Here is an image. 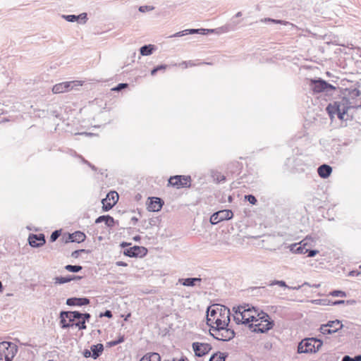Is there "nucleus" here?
<instances>
[{
  "mask_svg": "<svg viewBox=\"0 0 361 361\" xmlns=\"http://www.w3.org/2000/svg\"><path fill=\"white\" fill-rule=\"evenodd\" d=\"M82 355H83L85 358L92 357V353H91V350H88V349H85V350L82 351Z\"/></svg>",
  "mask_w": 361,
  "mask_h": 361,
  "instance_id": "052dcab7",
  "label": "nucleus"
},
{
  "mask_svg": "<svg viewBox=\"0 0 361 361\" xmlns=\"http://www.w3.org/2000/svg\"><path fill=\"white\" fill-rule=\"evenodd\" d=\"M342 361H354V358L349 355H344L342 358Z\"/></svg>",
  "mask_w": 361,
  "mask_h": 361,
  "instance_id": "774afa93",
  "label": "nucleus"
},
{
  "mask_svg": "<svg viewBox=\"0 0 361 361\" xmlns=\"http://www.w3.org/2000/svg\"><path fill=\"white\" fill-rule=\"evenodd\" d=\"M243 169V164L238 161H232L227 164L226 174L232 176H239Z\"/></svg>",
  "mask_w": 361,
  "mask_h": 361,
  "instance_id": "6ab92c4d",
  "label": "nucleus"
},
{
  "mask_svg": "<svg viewBox=\"0 0 361 361\" xmlns=\"http://www.w3.org/2000/svg\"><path fill=\"white\" fill-rule=\"evenodd\" d=\"M160 221L159 217L151 218L149 220V224L150 226H157Z\"/></svg>",
  "mask_w": 361,
  "mask_h": 361,
  "instance_id": "6e6d98bb",
  "label": "nucleus"
},
{
  "mask_svg": "<svg viewBox=\"0 0 361 361\" xmlns=\"http://www.w3.org/2000/svg\"><path fill=\"white\" fill-rule=\"evenodd\" d=\"M322 345L323 341L319 338L316 337L305 338L298 343L297 353H315L319 350Z\"/></svg>",
  "mask_w": 361,
  "mask_h": 361,
  "instance_id": "7ed1b4c3",
  "label": "nucleus"
},
{
  "mask_svg": "<svg viewBox=\"0 0 361 361\" xmlns=\"http://www.w3.org/2000/svg\"><path fill=\"white\" fill-rule=\"evenodd\" d=\"M78 17V23L80 24H84L87 20V15L86 13H82L77 16Z\"/></svg>",
  "mask_w": 361,
  "mask_h": 361,
  "instance_id": "09e8293b",
  "label": "nucleus"
},
{
  "mask_svg": "<svg viewBox=\"0 0 361 361\" xmlns=\"http://www.w3.org/2000/svg\"><path fill=\"white\" fill-rule=\"evenodd\" d=\"M82 161L87 164L89 167H90L92 169V170H93L94 171H97V168L93 165L92 164H91L90 161H88L87 160L85 159L84 158H82Z\"/></svg>",
  "mask_w": 361,
  "mask_h": 361,
  "instance_id": "13d9d810",
  "label": "nucleus"
},
{
  "mask_svg": "<svg viewBox=\"0 0 361 361\" xmlns=\"http://www.w3.org/2000/svg\"><path fill=\"white\" fill-rule=\"evenodd\" d=\"M221 335V341H229L235 336V332L233 329L228 328V326H222Z\"/></svg>",
  "mask_w": 361,
  "mask_h": 361,
  "instance_id": "393cba45",
  "label": "nucleus"
},
{
  "mask_svg": "<svg viewBox=\"0 0 361 361\" xmlns=\"http://www.w3.org/2000/svg\"><path fill=\"white\" fill-rule=\"evenodd\" d=\"M91 353L94 360L97 359L104 351V345L102 343H97L96 345H92L90 346Z\"/></svg>",
  "mask_w": 361,
  "mask_h": 361,
  "instance_id": "cd10ccee",
  "label": "nucleus"
},
{
  "mask_svg": "<svg viewBox=\"0 0 361 361\" xmlns=\"http://www.w3.org/2000/svg\"><path fill=\"white\" fill-rule=\"evenodd\" d=\"M46 243L45 235L44 233L34 234L30 233L28 237V243L32 247H40Z\"/></svg>",
  "mask_w": 361,
  "mask_h": 361,
  "instance_id": "f3484780",
  "label": "nucleus"
},
{
  "mask_svg": "<svg viewBox=\"0 0 361 361\" xmlns=\"http://www.w3.org/2000/svg\"><path fill=\"white\" fill-rule=\"evenodd\" d=\"M80 254L79 250H76L71 253V257L73 258H78Z\"/></svg>",
  "mask_w": 361,
  "mask_h": 361,
  "instance_id": "69168bd1",
  "label": "nucleus"
},
{
  "mask_svg": "<svg viewBox=\"0 0 361 361\" xmlns=\"http://www.w3.org/2000/svg\"><path fill=\"white\" fill-rule=\"evenodd\" d=\"M327 326L331 329L333 334L338 331L343 326L342 322L338 319L329 321L327 322Z\"/></svg>",
  "mask_w": 361,
  "mask_h": 361,
  "instance_id": "2f4dec72",
  "label": "nucleus"
},
{
  "mask_svg": "<svg viewBox=\"0 0 361 361\" xmlns=\"http://www.w3.org/2000/svg\"><path fill=\"white\" fill-rule=\"evenodd\" d=\"M83 278L82 276L78 275H67L65 276H56L54 278V283L56 285H62L66 283H69L72 281H80Z\"/></svg>",
  "mask_w": 361,
  "mask_h": 361,
  "instance_id": "aec40b11",
  "label": "nucleus"
},
{
  "mask_svg": "<svg viewBox=\"0 0 361 361\" xmlns=\"http://www.w3.org/2000/svg\"><path fill=\"white\" fill-rule=\"evenodd\" d=\"M192 348L195 356L201 357L208 354L212 349L211 344L207 343L193 342Z\"/></svg>",
  "mask_w": 361,
  "mask_h": 361,
  "instance_id": "2eb2a0df",
  "label": "nucleus"
},
{
  "mask_svg": "<svg viewBox=\"0 0 361 361\" xmlns=\"http://www.w3.org/2000/svg\"><path fill=\"white\" fill-rule=\"evenodd\" d=\"M156 49V46L154 44H145L142 46L139 49L140 55L145 56H149L154 53Z\"/></svg>",
  "mask_w": 361,
  "mask_h": 361,
  "instance_id": "c85d7f7f",
  "label": "nucleus"
},
{
  "mask_svg": "<svg viewBox=\"0 0 361 361\" xmlns=\"http://www.w3.org/2000/svg\"><path fill=\"white\" fill-rule=\"evenodd\" d=\"M18 352V346L10 341L0 343V361H11Z\"/></svg>",
  "mask_w": 361,
  "mask_h": 361,
  "instance_id": "6e6552de",
  "label": "nucleus"
},
{
  "mask_svg": "<svg viewBox=\"0 0 361 361\" xmlns=\"http://www.w3.org/2000/svg\"><path fill=\"white\" fill-rule=\"evenodd\" d=\"M99 317H107L109 319H111L113 317V314L111 310H106L104 312H100Z\"/></svg>",
  "mask_w": 361,
  "mask_h": 361,
  "instance_id": "5fc2aeb1",
  "label": "nucleus"
},
{
  "mask_svg": "<svg viewBox=\"0 0 361 361\" xmlns=\"http://www.w3.org/2000/svg\"><path fill=\"white\" fill-rule=\"evenodd\" d=\"M78 311L62 310L59 313V325L63 329H67L71 327H75L76 319H79Z\"/></svg>",
  "mask_w": 361,
  "mask_h": 361,
  "instance_id": "0eeeda50",
  "label": "nucleus"
},
{
  "mask_svg": "<svg viewBox=\"0 0 361 361\" xmlns=\"http://www.w3.org/2000/svg\"><path fill=\"white\" fill-rule=\"evenodd\" d=\"M230 310L224 305H214L212 308L210 307L207 308V324L210 326L215 325L213 321L215 319H224L225 317L228 316L230 318Z\"/></svg>",
  "mask_w": 361,
  "mask_h": 361,
  "instance_id": "39448f33",
  "label": "nucleus"
},
{
  "mask_svg": "<svg viewBox=\"0 0 361 361\" xmlns=\"http://www.w3.org/2000/svg\"><path fill=\"white\" fill-rule=\"evenodd\" d=\"M62 18L70 23L78 22L77 15H62Z\"/></svg>",
  "mask_w": 361,
  "mask_h": 361,
  "instance_id": "a18cd8bd",
  "label": "nucleus"
},
{
  "mask_svg": "<svg viewBox=\"0 0 361 361\" xmlns=\"http://www.w3.org/2000/svg\"><path fill=\"white\" fill-rule=\"evenodd\" d=\"M310 286V287H312V288H319V287L320 286V284H319V283H318V284L314 283V284L310 285L308 282H305V283H302V286H301V287H302V286Z\"/></svg>",
  "mask_w": 361,
  "mask_h": 361,
  "instance_id": "0e129e2a",
  "label": "nucleus"
},
{
  "mask_svg": "<svg viewBox=\"0 0 361 361\" xmlns=\"http://www.w3.org/2000/svg\"><path fill=\"white\" fill-rule=\"evenodd\" d=\"M128 83H119L114 87L111 89L112 91L114 92H120L121 90L128 87Z\"/></svg>",
  "mask_w": 361,
  "mask_h": 361,
  "instance_id": "603ef678",
  "label": "nucleus"
},
{
  "mask_svg": "<svg viewBox=\"0 0 361 361\" xmlns=\"http://www.w3.org/2000/svg\"><path fill=\"white\" fill-rule=\"evenodd\" d=\"M214 354H217L216 358L219 360V361H226V358L228 356V353H221L220 351H218Z\"/></svg>",
  "mask_w": 361,
  "mask_h": 361,
  "instance_id": "8fccbe9b",
  "label": "nucleus"
},
{
  "mask_svg": "<svg viewBox=\"0 0 361 361\" xmlns=\"http://www.w3.org/2000/svg\"><path fill=\"white\" fill-rule=\"evenodd\" d=\"M105 198H107V200L109 201H115L116 203L118 200V195L116 191H110L107 193Z\"/></svg>",
  "mask_w": 361,
  "mask_h": 361,
  "instance_id": "a19ab883",
  "label": "nucleus"
},
{
  "mask_svg": "<svg viewBox=\"0 0 361 361\" xmlns=\"http://www.w3.org/2000/svg\"><path fill=\"white\" fill-rule=\"evenodd\" d=\"M126 340L125 336L120 334L117 339L106 343V347L111 348L123 343Z\"/></svg>",
  "mask_w": 361,
  "mask_h": 361,
  "instance_id": "f704fd0d",
  "label": "nucleus"
},
{
  "mask_svg": "<svg viewBox=\"0 0 361 361\" xmlns=\"http://www.w3.org/2000/svg\"><path fill=\"white\" fill-rule=\"evenodd\" d=\"M275 285H278L281 287L286 288L288 289H293V290H299L301 288V286H298L297 287H290L286 284V283L284 281H282V280L281 281L274 280V281H270V283H269V286H275Z\"/></svg>",
  "mask_w": 361,
  "mask_h": 361,
  "instance_id": "473e14b6",
  "label": "nucleus"
},
{
  "mask_svg": "<svg viewBox=\"0 0 361 361\" xmlns=\"http://www.w3.org/2000/svg\"><path fill=\"white\" fill-rule=\"evenodd\" d=\"M90 300L87 297H71L66 299V304L70 307H82L90 305Z\"/></svg>",
  "mask_w": 361,
  "mask_h": 361,
  "instance_id": "a211bd4d",
  "label": "nucleus"
},
{
  "mask_svg": "<svg viewBox=\"0 0 361 361\" xmlns=\"http://www.w3.org/2000/svg\"><path fill=\"white\" fill-rule=\"evenodd\" d=\"M102 210L103 212H108L113 208V207L116 204V202H111L107 200V198H104L102 200Z\"/></svg>",
  "mask_w": 361,
  "mask_h": 361,
  "instance_id": "e433bc0d",
  "label": "nucleus"
},
{
  "mask_svg": "<svg viewBox=\"0 0 361 361\" xmlns=\"http://www.w3.org/2000/svg\"><path fill=\"white\" fill-rule=\"evenodd\" d=\"M308 238L307 237L300 241L299 243H293L289 246L290 251L293 253L295 254H305V246L307 245V243H304Z\"/></svg>",
  "mask_w": 361,
  "mask_h": 361,
  "instance_id": "b1692460",
  "label": "nucleus"
},
{
  "mask_svg": "<svg viewBox=\"0 0 361 361\" xmlns=\"http://www.w3.org/2000/svg\"><path fill=\"white\" fill-rule=\"evenodd\" d=\"M308 158L302 153L296 154L286 159V165L293 172H304L307 165Z\"/></svg>",
  "mask_w": 361,
  "mask_h": 361,
  "instance_id": "423d86ee",
  "label": "nucleus"
},
{
  "mask_svg": "<svg viewBox=\"0 0 361 361\" xmlns=\"http://www.w3.org/2000/svg\"><path fill=\"white\" fill-rule=\"evenodd\" d=\"M245 200L249 202L250 204L255 205L257 202V200L255 195L249 194L245 195Z\"/></svg>",
  "mask_w": 361,
  "mask_h": 361,
  "instance_id": "49530a36",
  "label": "nucleus"
},
{
  "mask_svg": "<svg viewBox=\"0 0 361 361\" xmlns=\"http://www.w3.org/2000/svg\"><path fill=\"white\" fill-rule=\"evenodd\" d=\"M305 254H307V256L308 257H314L319 253V251L317 250L307 249L306 247L305 249Z\"/></svg>",
  "mask_w": 361,
  "mask_h": 361,
  "instance_id": "3c124183",
  "label": "nucleus"
},
{
  "mask_svg": "<svg viewBox=\"0 0 361 361\" xmlns=\"http://www.w3.org/2000/svg\"><path fill=\"white\" fill-rule=\"evenodd\" d=\"M361 274V271L358 270H352L349 272L348 276H357Z\"/></svg>",
  "mask_w": 361,
  "mask_h": 361,
  "instance_id": "680f3d73",
  "label": "nucleus"
},
{
  "mask_svg": "<svg viewBox=\"0 0 361 361\" xmlns=\"http://www.w3.org/2000/svg\"><path fill=\"white\" fill-rule=\"evenodd\" d=\"M330 295L334 297H346V293L341 290H334L330 293Z\"/></svg>",
  "mask_w": 361,
  "mask_h": 361,
  "instance_id": "de8ad7c7",
  "label": "nucleus"
},
{
  "mask_svg": "<svg viewBox=\"0 0 361 361\" xmlns=\"http://www.w3.org/2000/svg\"><path fill=\"white\" fill-rule=\"evenodd\" d=\"M168 186H171L176 189L190 188L191 186V177L184 175L171 176L168 180Z\"/></svg>",
  "mask_w": 361,
  "mask_h": 361,
  "instance_id": "1a4fd4ad",
  "label": "nucleus"
},
{
  "mask_svg": "<svg viewBox=\"0 0 361 361\" xmlns=\"http://www.w3.org/2000/svg\"><path fill=\"white\" fill-rule=\"evenodd\" d=\"M171 361H189L185 356H182L180 359L172 358Z\"/></svg>",
  "mask_w": 361,
  "mask_h": 361,
  "instance_id": "338daca9",
  "label": "nucleus"
},
{
  "mask_svg": "<svg viewBox=\"0 0 361 361\" xmlns=\"http://www.w3.org/2000/svg\"><path fill=\"white\" fill-rule=\"evenodd\" d=\"M64 269L72 273H78L82 269V267L81 265H73V264H67L64 267Z\"/></svg>",
  "mask_w": 361,
  "mask_h": 361,
  "instance_id": "4c0bfd02",
  "label": "nucleus"
},
{
  "mask_svg": "<svg viewBox=\"0 0 361 361\" xmlns=\"http://www.w3.org/2000/svg\"><path fill=\"white\" fill-rule=\"evenodd\" d=\"M147 254V249L143 246L134 245L123 250V255L129 257H143Z\"/></svg>",
  "mask_w": 361,
  "mask_h": 361,
  "instance_id": "4468645a",
  "label": "nucleus"
},
{
  "mask_svg": "<svg viewBox=\"0 0 361 361\" xmlns=\"http://www.w3.org/2000/svg\"><path fill=\"white\" fill-rule=\"evenodd\" d=\"M262 23H274V24H280L283 25H290V23L286 20H276L271 18H264L261 19L260 20Z\"/></svg>",
  "mask_w": 361,
  "mask_h": 361,
  "instance_id": "72a5a7b5",
  "label": "nucleus"
},
{
  "mask_svg": "<svg viewBox=\"0 0 361 361\" xmlns=\"http://www.w3.org/2000/svg\"><path fill=\"white\" fill-rule=\"evenodd\" d=\"M282 309H283V307L281 306L272 305V306L268 307V310L271 312H274V313H276L279 310H282Z\"/></svg>",
  "mask_w": 361,
  "mask_h": 361,
  "instance_id": "4d7b16f0",
  "label": "nucleus"
},
{
  "mask_svg": "<svg viewBox=\"0 0 361 361\" xmlns=\"http://www.w3.org/2000/svg\"><path fill=\"white\" fill-rule=\"evenodd\" d=\"M195 30L197 31V34H200L203 35H206L210 33H220V30H222L223 32L228 31L227 27H221L216 29H205V28H200V29H195Z\"/></svg>",
  "mask_w": 361,
  "mask_h": 361,
  "instance_id": "c756f323",
  "label": "nucleus"
},
{
  "mask_svg": "<svg viewBox=\"0 0 361 361\" xmlns=\"http://www.w3.org/2000/svg\"><path fill=\"white\" fill-rule=\"evenodd\" d=\"M81 85L82 84L78 80L63 82L54 85L52 92L54 94L63 93L73 90L75 86Z\"/></svg>",
  "mask_w": 361,
  "mask_h": 361,
  "instance_id": "f8f14e48",
  "label": "nucleus"
},
{
  "mask_svg": "<svg viewBox=\"0 0 361 361\" xmlns=\"http://www.w3.org/2000/svg\"><path fill=\"white\" fill-rule=\"evenodd\" d=\"M248 307H251L249 304H245L244 305H239L233 307V311L235 313V315L242 316L243 310L247 309Z\"/></svg>",
  "mask_w": 361,
  "mask_h": 361,
  "instance_id": "ea45409f",
  "label": "nucleus"
},
{
  "mask_svg": "<svg viewBox=\"0 0 361 361\" xmlns=\"http://www.w3.org/2000/svg\"><path fill=\"white\" fill-rule=\"evenodd\" d=\"M155 68L157 69V71L159 72V71H164L167 67H168V65H166V64H160V65H158V66H154Z\"/></svg>",
  "mask_w": 361,
  "mask_h": 361,
  "instance_id": "bf43d9fd",
  "label": "nucleus"
},
{
  "mask_svg": "<svg viewBox=\"0 0 361 361\" xmlns=\"http://www.w3.org/2000/svg\"><path fill=\"white\" fill-rule=\"evenodd\" d=\"M136 54H136V51H133L130 54V55H129L128 58L130 59V62H131V63H134V62H135V57H136Z\"/></svg>",
  "mask_w": 361,
  "mask_h": 361,
  "instance_id": "e2e57ef3",
  "label": "nucleus"
},
{
  "mask_svg": "<svg viewBox=\"0 0 361 361\" xmlns=\"http://www.w3.org/2000/svg\"><path fill=\"white\" fill-rule=\"evenodd\" d=\"M86 239V235L80 231H77L73 233H69L68 236V239L66 240V243H82L84 242Z\"/></svg>",
  "mask_w": 361,
  "mask_h": 361,
  "instance_id": "4be33fe9",
  "label": "nucleus"
},
{
  "mask_svg": "<svg viewBox=\"0 0 361 361\" xmlns=\"http://www.w3.org/2000/svg\"><path fill=\"white\" fill-rule=\"evenodd\" d=\"M230 321L231 319L228 316L225 317L224 319H215V321H213L215 323V325L209 326L210 336L217 341H221V338L219 337H221V333L222 325L223 326H228Z\"/></svg>",
  "mask_w": 361,
  "mask_h": 361,
  "instance_id": "9d476101",
  "label": "nucleus"
},
{
  "mask_svg": "<svg viewBox=\"0 0 361 361\" xmlns=\"http://www.w3.org/2000/svg\"><path fill=\"white\" fill-rule=\"evenodd\" d=\"M61 234V230L54 231L50 235L49 241L51 243L55 242L60 237Z\"/></svg>",
  "mask_w": 361,
  "mask_h": 361,
  "instance_id": "c03bdc74",
  "label": "nucleus"
},
{
  "mask_svg": "<svg viewBox=\"0 0 361 361\" xmlns=\"http://www.w3.org/2000/svg\"><path fill=\"white\" fill-rule=\"evenodd\" d=\"M233 216V213L231 209H223L214 212L210 217V223L212 224H217L218 223L229 220Z\"/></svg>",
  "mask_w": 361,
  "mask_h": 361,
  "instance_id": "9b49d317",
  "label": "nucleus"
},
{
  "mask_svg": "<svg viewBox=\"0 0 361 361\" xmlns=\"http://www.w3.org/2000/svg\"><path fill=\"white\" fill-rule=\"evenodd\" d=\"M139 361H161V356L158 353H147Z\"/></svg>",
  "mask_w": 361,
  "mask_h": 361,
  "instance_id": "7c9ffc66",
  "label": "nucleus"
},
{
  "mask_svg": "<svg viewBox=\"0 0 361 361\" xmlns=\"http://www.w3.org/2000/svg\"><path fill=\"white\" fill-rule=\"evenodd\" d=\"M319 331L324 335L333 334V331H331V329H330V327L327 326V323L322 324L320 326Z\"/></svg>",
  "mask_w": 361,
  "mask_h": 361,
  "instance_id": "37998d69",
  "label": "nucleus"
},
{
  "mask_svg": "<svg viewBox=\"0 0 361 361\" xmlns=\"http://www.w3.org/2000/svg\"><path fill=\"white\" fill-rule=\"evenodd\" d=\"M79 319H81V322H76L75 327L79 330H85L87 329L86 322H89L91 318V314L88 312H81L78 311Z\"/></svg>",
  "mask_w": 361,
  "mask_h": 361,
  "instance_id": "5701e85b",
  "label": "nucleus"
},
{
  "mask_svg": "<svg viewBox=\"0 0 361 361\" xmlns=\"http://www.w3.org/2000/svg\"><path fill=\"white\" fill-rule=\"evenodd\" d=\"M196 33H197V31L195 30V29H193V28L186 29V30H182V31L175 33L171 37H183V36L188 35H193V34H196Z\"/></svg>",
  "mask_w": 361,
  "mask_h": 361,
  "instance_id": "c9c22d12",
  "label": "nucleus"
},
{
  "mask_svg": "<svg viewBox=\"0 0 361 361\" xmlns=\"http://www.w3.org/2000/svg\"><path fill=\"white\" fill-rule=\"evenodd\" d=\"M242 312V316L234 315L233 320L237 324H245V326H247V327L250 329L251 322H257L256 317L255 315H248V317H245V314H247V312H251L250 307L243 310Z\"/></svg>",
  "mask_w": 361,
  "mask_h": 361,
  "instance_id": "ddd939ff",
  "label": "nucleus"
},
{
  "mask_svg": "<svg viewBox=\"0 0 361 361\" xmlns=\"http://www.w3.org/2000/svg\"><path fill=\"white\" fill-rule=\"evenodd\" d=\"M346 90L348 91V95L352 99H354L361 95V92L356 87L352 89H346Z\"/></svg>",
  "mask_w": 361,
  "mask_h": 361,
  "instance_id": "79ce46f5",
  "label": "nucleus"
},
{
  "mask_svg": "<svg viewBox=\"0 0 361 361\" xmlns=\"http://www.w3.org/2000/svg\"><path fill=\"white\" fill-rule=\"evenodd\" d=\"M202 279L200 277H194V278H185V279H179L178 283L184 286L188 287H193L196 286L197 282H201Z\"/></svg>",
  "mask_w": 361,
  "mask_h": 361,
  "instance_id": "bb28decb",
  "label": "nucleus"
},
{
  "mask_svg": "<svg viewBox=\"0 0 361 361\" xmlns=\"http://www.w3.org/2000/svg\"><path fill=\"white\" fill-rule=\"evenodd\" d=\"M154 9V6H147V5L140 6L138 8L139 11L141 12V13H145V12H147V11H152Z\"/></svg>",
  "mask_w": 361,
  "mask_h": 361,
  "instance_id": "864d4df0",
  "label": "nucleus"
},
{
  "mask_svg": "<svg viewBox=\"0 0 361 361\" xmlns=\"http://www.w3.org/2000/svg\"><path fill=\"white\" fill-rule=\"evenodd\" d=\"M250 308L251 312H254L256 314L255 315L257 319L256 322L260 321V322L257 324L251 322L250 329L252 332L265 334L273 329L275 324L274 321L270 318L267 312H264L263 310L259 311L257 307L254 306H251Z\"/></svg>",
  "mask_w": 361,
  "mask_h": 361,
  "instance_id": "f03ea898",
  "label": "nucleus"
},
{
  "mask_svg": "<svg viewBox=\"0 0 361 361\" xmlns=\"http://www.w3.org/2000/svg\"><path fill=\"white\" fill-rule=\"evenodd\" d=\"M309 86L314 94L324 93L326 95H331L336 90L335 86L321 78L310 79Z\"/></svg>",
  "mask_w": 361,
  "mask_h": 361,
  "instance_id": "20e7f679",
  "label": "nucleus"
},
{
  "mask_svg": "<svg viewBox=\"0 0 361 361\" xmlns=\"http://www.w3.org/2000/svg\"><path fill=\"white\" fill-rule=\"evenodd\" d=\"M102 222H104L107 227L111 228L114 227L116 224H118V221H115V219L109 214L99 216L95 219L96 224Z\"/></svg>",
  "mask_w": 361,
  "mask_h": 361,
  "instance_id": "412c9836",
  "label": "nucleus"
},
{
  "mask_svg": "<svg viewBox=\"0 0 361 361\" xmlns=\"http://www.w3.org/2000/svg\"><path fill=\"white\" fill-rule=\"evenodd\" d=\"M319 176L322 178H327L332 173V167L328 164H324L317 169Z\"/></svg>",
  "mask_w": 361,
  "mask_h": 361,
  "instance_id": "a878e982",
  "label": "nucleus"
},
{
  "mask_svg": "<svg viewBox=\"0 0 361 361\" xmlns=\"http://www.w3.org/2000/svg\"><path fill=\"white\" fill-rule=\"evenodd\" d=\"M164 201L158 197H149L147 201V209L149 212H159L161 209Z\"/></svg>",
  "mask_w": 361,
  "mask_h": 361,
  "instance_id": "dca6fc26",
  "label": "nucleus"
},
{
  "mask_svg": "<svg viewBox=\"0 0 361 361\" xmlns=\"http://www.w3.org/2000/svg\"><path fill=\"white\" fill-rule=\"evenodd\" d=\"M322 302H319V304L324 305H339L342 304H345L344 300H336L334 301H331L330 300H322Z\"/></svg>",
  "mask_w": 361,
  "mask_h": 361,
  "instance_id": "58836bf2",
  "label": "nucleus"
},
{
  "mask_svg": "<svg viewBox=\"0 0 361 361\" xmlns=\"http://www.w3.org/2000/svg\"><path fill=\"white\" fill-rule=\"evenodd\" d=\"M352 107L350 100L346 97H343L340 100L328 104L326 111L332 121L336 115L341 121L352 120L353 116L348 114V110Z\"/></svg>",
  "mask_w": 361,
  "mask_h": 361,
  "instance_id": "f257e3e1",
  "label": "nucleus"
}]
</instances>
